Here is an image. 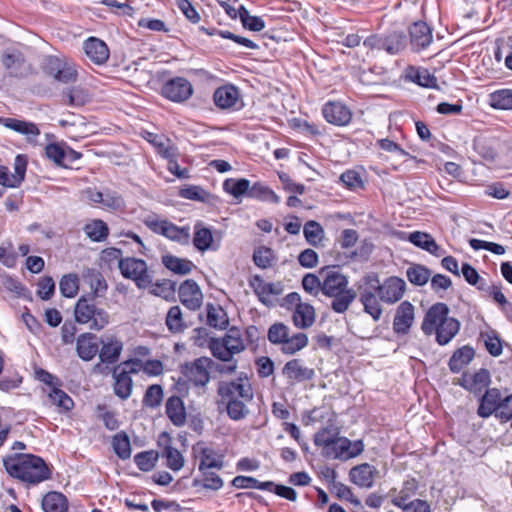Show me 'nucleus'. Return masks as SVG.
I'll list each match as a JSON object with an SVG mask.
<instances>
[{"label": "nucleus", "instance_id": "nucleus-1", "mask_svg": "<svg viewBox=\"0 0 512 512\" xmlns=\"http://www.w3.org/2000/svg\"><path fill=\"white\" fill-rule=\"evenodd\" d=\"M217 405L224 406L227 415L234 421L244 419L249 414L247 403L253 400L252 385L244 373L234 380H221L217 383Z\"/></svg>", "mask_w": 512, "mask_h": 512}, {"label": "nucleus", "instance_id": "nucleus-2", "mask_svg": "<svg viewBox=\"0 0 512 512\" xmlns=\"http://www.w3.org/2000/svg\"><path fill=\"white\" fill-rule=\"evenodd\" d=\"M8 475L26 486L37 485L51 478L52 472L41 457L26 453H13L3 458Z\"/></svg>", "mask_w": 512, "mask_h": 512}, {"label": "nucleus", "instance_id": "nucleus-3", "mask_svg": "<svg viewBox=\"0 0 512 512\" xmlns=\"http://www.w3.org/2000/svg\"><path fill=\"white\" fill-rule=\"evenodd\" d=\"M421 329L427 336L435 334L436 342L444 346L458 334L460 322L456 318L449 316L447 304L438 302L427 310L421 324Z\"/></svg>", "mask_w": 512, "mask_h": 512}, {"label": "nucleus", "instance_id": "nucleus-4", "mask_svg": "<svg viewBox=\"0 0 512 512\" xmlns=\"http://www.w3.org/2000/svg\"><path fill=\"white\" fill-rule=\"evenodd\" d=\"M322 293L332 298L331 309L338 314L345 313L357 297V292L349 287V279L346 275L334 268H323Z\"/></svg>", "mask_w": 512, "mask_h": 512}, {"label": "nucleus", "instance_id": "nucleus-5", "mask_svg": "<svg viewBox=\"0 0 512 512\" xmlns=\"http://www.w3.org/2000/svg\"><path fill=\"white\" fill-rule=\"evenodd\" d=\"M75 321L90 330L101 331L110 323V314L98 299L80 297L74 306Z\"/></svg>", "mask_w": 512, "mask_h": 512}, {"label": "nucleus", "instance_id": "nucleus-6", "mask_svg": "<svg viewBox=\"0 0 512 512\" xmlns=\"http://www.w3.org/2000/svg\"><path fill=\"white\" fill-rule=\"evenodd\" d=\"M267 338L270 343L281 345V351L286 355L296 354L309 343L306 333L297 332L290 335V328L282 322H276L269 327Z\"/></svg>", "mask_w": 512, "mask_h": 512}, {"label": "nucleus", "instance_id": "nucleus-7", "mask_svg": "<svg viewBox=\"0 0 512 512\" xmlns=\"http://www.w3.org/2000/svg\"><path fill=\"white\" fill-rule=\"evenodd\" d=\"M144 224L154 233L162 235L169 240L181 245H188L190 242V227H179L167 219H159L156 216H148Z\"/></svg>", "mask_w": 512, "mask_h": 512}, {"label": "nucleus", "instance_id": "nucleus-8", "mask_svg": "<svg viewBox=\"0 0 512 512\" xmlns=\"http://www.w3.org/2000/svg\"><path fill=\"white\" fill-rule=\"evenodd\" d=\"M121 275L129 280L134 281L139 289H146L151 286L153 282L152 273L148 269L145 260L136 257H125L124 261L120 262Z\"/></svg>", "mask_w": 512, "mask_h": 512}, {"label": "nucleus", "instance_id": "nucleus-9", "mask_svg": "<svg viewBox=\"0 0 512 512\" xmlns=\"http://www.w3.org/2000/svg\"><path fill=\"white\" fill-rule=\"evenodd\" d=\"M213 366L214 361L211 358L199 357L182 365L181 372L189 383L198 388H205L210 381V370Z\"/></svg>", "mask_w": 512, "mask_h": 512}, {"label": "nucleus", "instance_id": "nucleus-10", "mask_svg": "<svg viewBox=\"0 0 512 512\" xmlns=\"http://www.w3.org/2000/svg\"><path fill=\"white\" fill-rule=\"evenodd\" d=\"M365 445L361 439L351 441L347 437L340 436L333 445L325 452L324 457L347 461L359 456L364 451Z\"/></svg>", "mask_w": 512, "mask_h": 512}, {"label": "nucleus", "instance_id": "nucleus-11", "mask_svg": "<svg viewBox=\"0 0 512 512\" xmlns=\"http://www.w3.org/2000/svg\"><path fill=\"white\" fill-rule=\"evenodd\" d=\"M372 283L378 292L382 302L394 304L404 295L406 283L399 277H389L383 283H380L377 277L372 278Z\"/></svg>", "mask_w": 512, "mask_h": 512}, {"label": "nucleus", "instance_id": "nucleus-12", "mask_svg": "<svg viewBox=\"0 0 512 512\" xmlns=\"http://www.w3.org/2000/svg\"><path fill=\"white\" fill-rule=\"evenodd\" d=\"M45 69L50 75L60 82L70 83L77 80L78 73L76 65L69 59L49 56L46 59Z\"/></svg>", "mask_w": 512, "mask_h": 512}, {"label": "nucleus", "instance_id": "nucleus-13", "mask_svg": "<svg viewBox=\"0 0 512 512\" xmlns=\"http://www.w3.org/2000/svg\"><path fill=\"white\" fill-rule=\"evenodd\" d=\"M161 93L170 101L182 103L192 96L193 86L186 78L175 77L164 83Z\"/></svg>", "mask_w": 512, "mask_h": 512}, {"label": "nucleus", "instance_id": "nucleus-14", "mask_svg": "<svg viewBox=\"0 0 512 512\" xmlns=\"http://www.w3.org/2000/svg\"><path fill=\"white\" fill-rule=\"evenodd\" d=\"M366 287L361 289L359 301L363 305L365 313L369 314L374 321H379L383 310L380 304V298L378 292L373 286L372 277L368 276L365 278Z\"/></svg>", "mask_w": 512, "mask_h": 512}, {"label": "nucleus", "instance_id": "nucleus-15", "mask_svg": "<svg viewBox=\"0 0 512 512\" xmlns=\"http://www.w3.org/2000/svg\"><path fill=\"white\" fill-rule=\"evenodd\" d=\"M490 383L491 375L485 368H481L475 373L464 372L456 382V384L474 395H480L484 389H487Z\"/></svg>", "mask_w": 512, "mask_h": 512}, {"label": "nucleus", "instance_id": "nucleus-16", "mask_svg": "<svg viewBox=\"0 0 512 512\" xmlns=\"http://www.w3.org/2000/svg\"><path fill=\"white\" fill-rule=\"evenodd\" d=\"M178 296L181 303L191 311H196L202 306L203 294L193 279H187L179 286Z\"/></svg>", "mask_w": 512, "mask_h": 512}, {"label": "nucleus", "instance_id": "nucleus-17", "mask_svg": "<svg viewBox=\"0 0 512 512\" xmlns=\"http://www.w3.org/2000/svg\"><path fill=\"white\" fill-rule=\"evenodd\" d=\"M222 7L232 19L239 18L244 29H248L252 32H259L265 28L263 18L259 16H251L243 5L234 7L228 3H223Z\"/></svg>", "mask_w": 512, "mask_h": 512}, {"label": "nucleus", "instance_id": "nucleus-18", "mask_svg": "<svg viewBox=\"0 0 512 512\" xmlns=\"http://www.w3.org/2000/svg\"><path fill=\"white\" fill-rule=\"evenodd\" d=\"M282 374L290 384L309 381L315 376L314 370L305 366L303 361L298 358L286 362L282 368Z\"/></svg>", "mask_w": 512, "mask_h": 512}, {"label": "nucleus", "instance_id": "nucleus-19", "mask_svg": "<svg viewBox=\"0 0 512 512\" xmlns=\"http://www.w3.org/2000/svg\"><path fill=\"white\" fill-rule=\"evenodd\" d=\"M193 451L198 453L199 456V471H205L206 469L221 471L224 468V456L215 449L198 443L193 447Z\"/></svg>", "mask_w": 512, "mask_h": 512}, {"label": "nucleus", "instance_id": "nucleus-20", "mask_svg": "<svg viewBox=\"0 0 512 512\" xmlns=\"http://www.w3.org/2000/svg\"><path fill=\"white\" fill-rule=\"evenodd\" d=\"M414 306L408 302L403 301L397 307L394 320H393V331L397 335H407L414 323Z\"/></svg>", "mask_w": 512, "mask_h": 512}, {"label": "nucleus", "instance_id": "nucleus-21", "mask_svg": "<svg viewBox=\"0 0 512 512\" xmlns=\"http://www.w3.org/2000/svg\"><path fill=\"white\" fill-rule=\"evenodd\" d=\"M83 278L88 284L90 291L80 297H91L92 299L105 298L108 284L101 272L88 268L83 272Z\"/></svg>", "mask_w": 512, "mask_h": 512}, {"label": "nucleus", "instance_id": "nucleus-22", "mask_svg": "<svg viewBox=\"0 0 512 512\" xmlns=\"http://www.w3.org/2000/svg\"><path fill=\"white\" fill-rule=\"evenodd\" d=\"M322 114L327 122L336 126H345L352 119L350 109L340 102L326 103L322 108Z\"/></svg>", "mask_w": 512, "mask_h": 512}, {"label": "nucleus", "instance_id": "nucleus-23", "mask_svg": "<svg viewBox=\"0 0 512 512\" xmlns=\"http://www.w3.org/2000/svg\"><path fill=\"white\" fill-rule=\"evenodd\" d=\"M378 470L369 463H362L351 468L349 472L350 481L361 488H371L374 485Z\"/></svg>", "mask_w": 512, "mask_h": 512}, {"label": "nucleus", "instance_id": "nucleus-24", "mask_svg": "<svg viewBox=\"0 0 512 512\" xmlns=\"http://www.w3.org/2000/svg\"><path fill=\"white\" fill-rule=\"evenodd\" d=\"M199 476L195 477L192 481V487L196 490H207L217 492L224 486V480L214 469H206L199 471Z\"/></svg>", "mask_w": 512, "mask_h": 512}, {"label": "nucleus", "instance_id": "nucleus-25", "mask_svg": "<svg viewBox=\"0 0 512 512\" xmlns=\"http://www.w3.org/2000/svg\"><path fill=\"white\" fill-rule=\"evenodd\" d=\"M84 51L89 60L96 65L104 64L110 55L107 44L96 37H90L84 42Z\"/></svg>", "mask_w": 512, "mask_h": 512}, {"label": "nucleus", "instance_id": "nucleus-26", "mask_svg": "<svg viewBox=\"0 0 512 512\" xmlns=\"http://www.w3.org/2000/svg\"><path fill=\"white\" fill-rule=\"evenodd\" d=\"M240 99L238 88L232 84L218 87L213 94V101L220 109L234 108Z\"/></svg>", "mask_w": 512, "mask_h": 512}, {"label": "nucleus", "instance_id": "nucleus-27", "mask_svg": "<svg viewBox=\"0 0 512 512\" xmlns=\"http://www.w3.org/2000/svg\"><path fill=\"white\" fill-rule=\"evenodd\" d=\"M501 400L502 395L499 389H486L485 393L481 396L479 400L480 403L477 409L478 416L481 418H488L492 414L496 413V411L499 408Z\"/></svg>", "mask_w": 512, "mask_h": 512}, {"label": "nucleus", "instance_id": "nucleus-28", "mask_svg": "<svg viewBox=\"0 0 512 512\" xmlns=\"http://www.w3.org/2000/svg\"><path fill=\"white\" fill-rule=\"evenodd\" d=\"M165 413L174 426L182 427L186 424L187 412L179 396L173 395L166 400Z\"/></svg>", "mask_w": 512, "mask_h": 512}, {"label": "nucleus", "instance_id": "nucleus-29", "mask_svg": "<svg viewBox=\"0 0 512 512\" xmlns=\"http://www.w3.org/2000/svg\"><path fill=\"white\" fill-rule=\"evenodd\" d=\"M137 368H131L130 371H121L118 372V367H116L113 371V376L115 379L114 382V393L116 396L121 398L122 400H126L130 397L132 393L133 381L130 376V373H137Z\"/></svg>", "mask_w": 512, "mask_h": 512}, {"label": "nucleus", "instance_id": "nucleus-30", "mask_svg": "<svg viewBox=\"0 0 512 512\" xmlns=\"http://www.w3.org/2000/svg\"><path fill=\"white\" fill-rule=\"evenodd\" d=\"M78 356L84 361L92 360L99 353L97 336L92 333H83L78 336L76 343Z\"/></svg>", "mask_w": 512, "mask_h": 512}, {"label": "nucleus", "instance_id": "nucleus-31", "mask_svg": "<svg viewBox=\"0 0 512 512\" xmlns=\"http://www.w3.org/2000/svg\"><path fill=\"white\" fill-rule=\"evenodd\" d=\"M193 245L200 251L216 250L213 246V233L209 227H206L202 221H197L194 225Z\"/></svg>", "mask_w": 512, "mask_h": 512}, {"label": "nucleus", "instance_id": "nucleus-32", "mask_svg": "<svg viewBox=\"0 0 512 512\" xmlns=\"http://www.w3.org/2000/svg\"><path fill=\"white\" fill-rule=\"evenodd\" d=\"M122 350L123 342L115 336H111L102 343V347L99 349L100 361L108 365L114 364L119 360Z\"/></svg>", "mask_w": 512, "mask_h": 512}, {"label": "nucleus", "instance_id": "nucleus-33", "mask_svg": "<svg viewBox=\"0 0 512 512\" xmlns=\"http://www.w3.org/2000/svg\"><path fill=\"white\" fill-rule=\"evenodd\" d=\"M316 320L315 308L309 304L304 303L295 308L292 313V322L298 329H308L313 326Z\"/></svg>", "mask_w": 512, "mask_h": 512}, {"label": "nucleus", "instance_id": "nucleus-34", "mask_svg": "<svg viewBox=\"0 0 512 512\" xmlns=\"http://www.w3.org/2000/svg\"><path fill=\"white\" fill-rule=\"evenodd\" d=\"M475 357V350L468 345L456 349L449 359L448 366L452 373L461 372Z\"/></svg>", "mask_w": 512, "mask_h": 512}, {"label": "nucleus", "instance_id": "nucleus-35", "mask_svg": "<svg viewBox=\"0 0 512 512\" xmlns=\"http://www.w3.org/2000/svg\"><path fill=\"white\" fill-rule=\"evenodd\" d=\"M408 240L413 245L429 252L434 256H440L443 252L434 238L426 232L414 231L409 234Z\"/></svg>", "mask_w": 512, "mask_h": 512}, {"label": "nucleus", "instance_id": "nucleus-36", "mask_svg": "<svg viewBox=\"0 0 512 512\" xmlns=\"http://www.w3.org/2000/svg\"><path fill=\"white\" fill-rule=\"evenodd\" d=\"M42 508L45 512H66L68 510V500L60 492H48L42 499Z\"/></svg>", "mask_w": 512, "mask_h": 512}, {"label": "nucleus", "instance_id": "nucleus-37", "mask_svg": "<svg viewBox=\"0 0 512 512\" xmlns=\"http://www.w3.org/2000/svg\"><path fill=\"white\" fill-rule=\"evenodd\" d=\"M0 123L5 127L28 137H37L40 134L39 128L32 122L23 121L16 118H0Z\"/></svg>", "mask_w": 512, "mask_h": 512}, {"label": "nucleus", "instance_id": "nucleus-38", "mask_svg": "<svg viewBox=\"0 0 512 512\" xmlns=\"http://www.w3.org/2000/svg\"><path fill=\"white\" fill-rule=\"evenodd\" d=\"M339 429L337 427L329 426L320 429L314 435V444L321 448V454L324 456L325 452L333 445L335 440L339 437Z\"/></svg>", "mask_w": 512, "mask_h": 512}, {"label": "nucleus", "instance_id": "nucleus-39", "mask_svg": "<svg viewBox=\"0 0 512 512\" xmlns=\"http://www.w3.org/2000/svg\"><path fill=\"white\" fill-rule=\"evenodd\" d=\"M407 43L406 34H385L383 40L377 44L378 50H385L389 54H397Z\"/></svg>", "mask_w": 512, "mask_h": 512}, {"label": "nucleus", "instance_id": "nucleus-40", "mask_svg": "<svg viewBox=\"0 0 512 512\" xmlns=\"http://www.w3.org/2000/svg\"><path fill=\"white\" fill-rule=\"evenodd\" d=\"M162 263L168 270L178 275H187L195 267L192 261L170 254L162 256Z\"/></svg>", "mask_w": 512, "mask_h": 512}, {"label": "nucleus", "instance_id": "nucleus-41", "mask_svg": "<svg viewBox=\"0 0 512 512\" xmlns=\"http://www.w3.org/2000/svg\"><path fill=\"white\" fill-rule=\"evenodd\" d=\"M406 77L423 87L432 88L437 86V78L427 69L410 66L406 70Z\"/></svg>", "mask_w": 512, "mask_h": 512}, {"label": "nucleus", "instance_id": "nucleus-42", "mask_svg": "<svg viewBox=\"0 0 512 512\" xmlns=\"http://www.w3.org/2000/svg\"><path fill=\"white\" fill-rule=\"evenodd\" d=\"M223 189L225 192L231 194L236 199H239L243 196H247L249 198L251 185L250 181L245 178H229L223 182Z\"/></svg>", "mask_w": 512, "mask_h": 512}, {"label": "nucleus", "instance_id": "nucleus-43", "mask_svg": "<svg viewBox=\"0 0 512 512\" xmlns=\"http://www.w3.org/2000/svg\"><path fill=\"white\" fill-rule=\"evenodd\" d=\"M165 324L168 330L173 334L182 333L188 327L183 319L181 308L178 305L169 308Z\"/></svg>", "mask_w": 512, "mask_h": 512}, {"label": "nucleus", "instance_id": "nucleus-44", "mask_svg": "<svg viewBox=\"0 0 512 512\" xmlns=\"http://www.w3.org/2000/svg\"><path fill=\"white\" fill-rule=\"evenodd\" d=\"M162 458L165 459V465L172 471H179L184 467L185 459L182 453L171 444L164 446L161 452Z\"/></svg>", "mask_w": 512, "mask_h": 512}, {"label": "nucleus", "instance_id": "nucleus-45", "mask_svg": "<svg viewBox=\"0 0 512 512\" xmlns=\"http://www.w3.org/2000/svg\"><path fill=\"white\" fill-rule=\"evenodd\" d=\"M207 310V324L216 329H226L229 321L227 313L220 306H214L209 303L206 307Z\"/></svg>", "mask_w": 512, "mask_h": 512}, {"label": "nucleus", "instance_id": "nucleus-46", "mask_svg": "<svg viewBox=\"0 0 512 512\" xmlns=\"http://www.w3.org/2000/svg\"><path fill=\"white\" fill-rule=\"evenodd\" d=\"M489 104L494 109L512 110V89L504 88L489 95Z\"/></svg>", "mask_w": 512, "mask_h": 512}, {"label": "nucleus", "instance_id": "nucleus-47", "mask_svg": "<svg viewBox=\"0 0 512 512\" xmlns=\"http://www.w3.org/2000/svg\"><path fill=\"white\" fill-rule=\"evenodd\" d=\"M85 234L94 242H102L106 240L109 235V228L102 220H93L87 223L83 228Z\"/></svg>", "mask_w": 512, "mask_h": 512}, {"label": "nucleus", "instance_id": "nucleus-48", "mask_svg": "<svg viewBox=\"0 0 512 512\" xmlns=\"http://www.w3.org/2000/svg\"><path fill=\"white\" fill-rule=\"evenodd\" d=\"M249 198L274 204L280 203V197L270 187L261 182H256L251 186Z\"/></svg>", "mask_w": 512, "mask_h": 512}, {"label": "nucleus", "instance_id": "nucleus-49", "mask_svg": "<svg viewBox=\"0 0 512 512\" xmlns=\"http://www.w3.org/2000/svg\"><path fill=\"white\" fill-rule=\"evenodd\" d=\"M48 399L52 405H55L62 412H68L74 407L72 398L63 390L52 387L48 393Z\"/></svg>", "mask_w": 512, "mask_h": 512}, {"label": "nucleus", "instance_id": "nucleus-50", "mask_svg": "<svg viewBox=\"0 0 512 512\" xmlns=\"http://www.w3.org/2000/svg\"><path fill=\"white\" fill-rule=\"evenodd\" d=\"M418 489V483L415 479H409L404 481L402 488L400 489L398 495L391 499V503L397 507L401 508L405 504H407L408 500L416 494Z\"/></svg>", "mask_w": 512, "mask_h": 512}, {"label": "nucleus", "instance_id": "nucleus-51", "mask_svg": "<svg viewBox=\"0 0 512 512\" xmlns=\"http://www.w3.org/2000/svg\"><path fill=\"white\" fill-rule=\"evenodd\" d=\"M303 233L306 241L314 247H318L324 238L323 227L314 220L305 223Z\"/></svg>", "mask_w": 512, "mask_h": 512}, {"label": "nucleus", "instance_id": "nucleus-52", "mask_svg": "<svg viewBox=\"0 0 512 512\" xmlns=\"http://www.w3.org/2000/svg\"><path fill=\"white\" fill-rule=\"evenodd\" d=\"M112 447L115 454L123 460L131 456V444L128 435L121 431L112 437Z\"/></svg>", "mask_w": 512, "mask_h": 512}, {"label": "nucleus", "instance_id": "nucleus-53", "mask_svg": "<svg viewBox=\"0 0 512 512\" xmlns=\"http://www.w3.org/2000/svg\"><path fill=\"white\" fill-rule=\"evenodd\" d=\"M406 276L413 285L423 286L428 282L431 271L423 265L413 264L408 267Z\"/></svg>", "mask_w": 512, "mask_h": 512}, {"label": "nucleus", "instance_id": "nucleus-54", "mask_svg": "<svg viewBox=\"0 0 512 512\" xmlns=\"http://www.w3.org/2000/svg\"><path fill=\"white\" fill-rule=\"evenodd\" d=\"M222 339L233 355L244 351L246 348L240 330L235 327L229 329Z\"/></svg>", "mask_w": 512, "mask_h": 512}, {"label": "nucleus", "instance_id": "nucleus-55", "mask_svg": "<svg viewBox=\"0 0 512 512\" xmlns=\"http://www.w3.org/2000/svg\"><path fill=\"white\" fill-rule=\"evenodd\" d=\"M222 338H211L208 347L212 355L222 362H231L234 355L229 351V348Z\"/></svg>", "mask_w": 512, "mask_h": 512}, {"label": "nucleus", "instance_id": "nucleus-56", "mask_svg": "<svg viewBox=\"0 0 512 512\" xmlns=\"http://www.w3.org/2000/svg\"><path fill=\"white\" fill-rule=\"evenodd\" d=\"M124 364L139 366L140 369L149 376H159L163 373L164 370L163 363L157 359L147 360L146 362H142L139 359H131L124 362Z\"/></svg>", "mask_w": 512, "mask_h": 512}, {"label": "nucleus", "instance_id": "nucleus-57", "mask_svg": "<svg viewBox=\"0 0 512 512\" xmlns=\"http://www.w3.org/2000/svg\"><path fill=\"white\" fill-rule=\"evenodd\" d=\"M274 260V251L269 247L260 246L254 250L253 261L257 267L267 269L272 266Z\"/></svg>", "mask_w": 512, "mask_h": 512}, {"label": "nucleus", "instance_id": "nucleus-58", "mask_svg": "<svg viewBox=\"0 0 512 512\" xmlns=\"http://www.w3.org/2000/svg\"><path fill=\"white\" fill-rule=\"evenodd\" d=\"M461 273L464 279L470 285L475 286L478 290L486 291L488 289V285L486 284L484 279L479 275L477 270L469 263L462 264Z\"/></svg>", "mask_w": 512, "mask_h": 512}, {"label": "nucleus", "instance_id": "nucleus-59", "mask_svg": "<svg viewBox=\"0 0 512 512\" xmlns=\"http://www.w3.org/2000/svg\"><path fill=\"white\" fill-rule=\"evenodd\" d=\"M61 294L66 298H73L79 290V278L76 274L64 275L59 282Z\"/></svg>", "mask_w": 512, "mask_h": 512}, {"label": "nucleus", "instance_id": "nucleus-60", "mask_svg": "<svg viewBox=\"0 0 512 512\" xmlns=\"http://www.w3.org/2000/svg\"><path fill=\"white\" fill-rule=\"evenodd\" d=\"M158 457L154 450L143 451L134 456V462L141 471L148 472L155 467Z\"/></svg>", "mask_w": 512, "mask_h": 512}, {"label": "nucleus", "instance_id": "nucleus-61", "mask_svg": "<svg viewBox=\"0 0 512 512\" xmlns=\"http://www.w3.org/2000/svg\"><path fill=\"white\" fill-rule=\"evenodd\" d=\"M179 196L188 200L208 202L211 194L200 186L188 185L180 189Z\"/></svg>", "mask_w": 512, "mask_h": 512}, {"label": "nucleus", "instance_id": "nucleus-62", "mask_svg": "<svg viewBox=\"0 0 512 512\" xmlns=\"http://www.w3.org/2000/svg\"><path fill=\"white\" fill-rule=\"evenodd\" d=\"M124 259L125 257H123L122 250L115 247L102 250L100 255L101 262L109 269H112L115 265L120 269V262L124 261Z\"/></svg>", "mask_w": 512, "mask_h": 512}, {"label": "nucleus", "instance_id": "nucleus-63", "mask_svg": "<svg viewBox=\"0 0 512 512\" xmlns=\"http://www.w3.org/2000/svg\"><path fill=\"white\" fill-rule=\"evenodd\" d=\"M163 388L158 384L150 385L143 397V405L149 408H157L163 400Z\"/></svg>", "mask_w": 512, "mask_h": 512}, {"label": "nucleus", "instance_id": "nucleus-64", "mask_svg": "<svg viewBox=\"0 0 512 512\" xmlns=\"http://www.w3.org/2000/svg\"><path fill=\"white\" fill-rule=\"evenodd\" d=\"M331 492L341 500H346L354 506L361 505V501L354 495L352 489L342 482H334L331 487Z\"/></svg>", "mask_w": 512, "mask_h": 512}]
</instances>
